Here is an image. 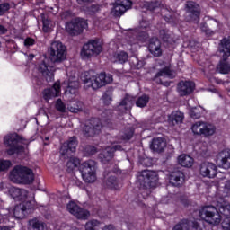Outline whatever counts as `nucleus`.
Returning <instances> with one entry per match:
<instances>
[{
	"instance_id": "nucleus-1",
	"label": "nucleus",
	"mask_w": 230,
	"mask_h": 230,
	"mask_svg": "<svg viewBox=\"0 0 230 230\" xmlns=\"http://www.w3.org/2000/svg\"><path fill=\"white\" fill-rule=\"evenodd\" d=\"M49 59L43 56L37 70L44 76L47 82H52L55 76V66L53 64H62L67 59V48L60 41H54L49 48Z\"/></svg>"
},
{
	"instance_id": "nucleus-2",
	"label": "nucleus",
	"mask_w": 230,
	"mask_h": 230,
	"mask_svg": "<svg viewBox=\"0 0 230 230\" xmlns=\"http://www.w3.org/2000/svg\"><path fill=\"white\" fill-rule=\"evenodd\" d=\"M9 194L14 200H22V203L16 205L15 208L1 210L0 212V223L4 222V219L9 218H24L26 217V211L28 209H33L35 208V201L28 200V190L24 189H19L17 187H11L9 189Z\"/></svg>"
},
{
	"instance_id": "nucleus-3",
	"label": "nucleus",
	"mask_w": 230,
	"mask_h": 230,
	"mask_svg": "<svg viewBox=\"0 0 230 230\" xmlns=\"http://www.w3.org/2000/svg\"><path fill=\"white\" fill-rule=\"evenodd\" d=\"M230 205L227 201L224 200L218 201L217 208L213 206L204 207L199 211V217L202 220L208 222V224H220L221 218H224L222 221V227L225 230H230Z\"/></svg>"
},
{
	"instance_id": "nucleus-4",
	"label": "nucleus",
	"mask_w": 230,
	"mask_h": 230,
	"mask_svg": "<svg viewBox=\"0 0 230 230\" xmlns=\"http://www.w3.org/2000/svg\"><path fill=\"white\" fill-rule=\"evenodd\" d=\"M82 82L84 87H92V89L96 90L103 87V85H107V84H111L112 82V75L105 73L96 74V72L90 70L84 73Z\"/></svg>"
},
{
	"instance_id": "nucleus-5",
	"label": "nucleus",
	"mask_w": 230,
	"mask_h": 230,
	"mask_svg": "<svg viewBox=\"0 0 230 230\" xmlns=\"http://www.w3.org/2000/svg\"><path fill=\"white\" fill-rule=\"evenodd\" d=\"M4 144L10 148L7 150L9 155L13 154H27L26 147L30 145V140L17 134L7 135L4 137Z\"/></svg>"
},
{
	"instance_id": "nucleus-6",
	"label": "nucleus",
	"mask_w": 230,
	"mask_h": 230,
	"mask_svg": "<svg viewBox=\"0 0 230 230\" xmlns=\"http://www.w3.org/2000/svg\"><path fill=\"white\" fill-rule=\"evenodd\" d=\"M149 23L146 21H143L140 22V27L137 30H130L127 31V40L128 46L127 49L129 51H132L133 48L136 49L137 46L136 44H141L143 42H146L148 40V34H146V28H148Z\"/></svg>"
},
{
	"instance_id": "nucleus-7",
	"label": "nucleus",
	"mask_w": 230,
	"mask_h": 230,
	"mask_svg": "<svg viewBox=\"0 0 230 230\" xmlns=\"http://www.w3.org/2000/svg\"><path fill=\"white\" fill-rule=\"evenodd\" d=\"M10 179L17 184H30L35 181L33 171L26 166L16 165L10 173Z\"/></svg>"
},
{
	"instance_id": "nucleus-8",
	"label": "nucleus",
	"mask_w": 230,
	"mask_h": 230,
	"mask_svg": "<svg viewBox=\"0 0 230 230\" xmlns=\"http://www.w3.org/2000/svg\"><path fill=\"white\" fill-rule=\"evenodd\" d=\"M79 170L84 182H95L96 181V162L94 160H88L83 163Z\"/></svg>"
},
{
	"instance_id": "nucleus-9",
	"label": "nucleus",
	"mask_w": 230,
	"mask_h": 230,
	"mask_svg": "<svg viewBox=\"0 0 230 230\" xmlns=\"http://www.w3.org/2000/svg\"><path fill=\"white\" fill-rule=\"evenodd\" d=\"M216 130L217 128H215V125L205 121H197L191 126V131L195 136L209 137V136L215 134Z\"/></svg>"
},
{
	"instance_id": "nucleus-10",
	"label": "nucleus",
	"mask_w": 230,
	"mask_h": 230,
	"mask_svg": "<svg viewBox=\"0 0 230 230\" xmlns=\"http://www.w3.org/2000/svg\"><path fill=\"white\" fill-rule=\"evenodd\" d=\"M103 51V47H102V43L96 40H91L90 42L84 45L81 50V57L84 60H87L94 55H100Z\"/></svg>"
},
{
	"instance_id": "nucleus-11",
	"label": "nucleus",
	"mask_w": 230,
	"mask_h": 230,
	"mask_svg": "<svg viewBox=\"0 0 230 230\" xmlns=\"http://www.w3.org/2000/svg\"><path fill=\"white\" fill-rule=\"evenodd\" d=\"M61 87L65 89L66 96L73 100V98L76 96V93H78V87H80V83H78L76 76L70 75L69 78L61 84Z\"/></svg>"
},
{
	"instance_id": "nucleus-12",
	"label": "nucleus",
	"mask_w": 230,
	"mask_h": 230,
	"mask_svg": "<svg viewBox=\"0 0 230 230\" xmlns=\"http://www.w3.org/2000/svg\"><path fill=\"white\" fill-rule=\"evenodd\" d=\"M139 181H142V185L146 190H148L149 188H155L157 186V181H159V176L157 175V172L155 171H143Z\"/></svg>"
},
{
	"instance_id": "nucleus-13",
	"label": "nucleus",
	"mask_w": 230,
	"mask_h": 230,
	"mask_svg": "<svg viewBox=\"0 0 230 230\" xmlns=\"http://www.w3.org/2000/svg\"><path fill=\"white\" fill-rule=\"evenodd\" d=\"M87 27V21L82 18H75L66 24V30L70 35H80Z\"/></svg>"
},
{
	"instance_id": "nucleus-14",
	"label": "nucleus",
	"mask_w": 230,
	"mask_h": 230,
	"mask_svg": "<svg viewBox=\"0 0 230 230\" xmlns=\"http://www.w3.org/2000/svg\"><path fill=\"white\" fill-rule=\"evenodd\" d=\"M55 107L58 112H67L69 111L70 112H80L82 111V107H84V103L80 101H75L71 102L68 106L62 102L61 99H58L55 103Z\"/></svg>"
},
{
	"instance_id": "nucleus-15",
	"label": "nucleus",
	"mask_w": 230,
	"mask_h": 230,
	"mask_svg": "<svg viewBox=\"0 0 230 230\" xmlns=\"http://www.w3.org/2000/svg\"><path fill=\"white\" fill-rule=\"evenodd\" d=\"M66 209L71 215L76 217L78 220H87L91 217V213L84 208H80L75 201H69Z\"/></svg>"
},
{
	"instance_id": "nucleus-16",
	"label": "nucleus",
	"mask_w": 230,
	"mask_h": 230,
	"mask_svg": "<svg viewBox=\"0 0 230 230\" xmlns=\"http://www.w3.org/2000/svg\"><path fill=\"white\" fill-rule=\"evenodd\" d=\"M199 173L202 177L213 179L217 176V165L213 163L204 162L200 164Z\"/></svg>"
},
{
	"instance_id": "nucleus-17",
	"label": "nucleus",
	"mask_w": 230,
	"mask_h": 230,
	"mask_svg": "<svg viewBox=\"0 0 230 230\" xmlns=\"http://www.w3.org/2000/svg\"><path fill=\"white\" fill-rule=\"evenodd\" d=\"M78 146V143L76 142V138L71 137L67 142H65L61 146L60 154L63 155H66V157H69L71 154L76 151V146Z\"/></svg>"
},
{
	"instance_id": "nucleus-18",
	"label": "nucleus",
	"mask_w": 230,
	"mask_h": 230,
	"mask_svg": "<svg viewBox=\"0 0 230 230\" xmlns=\"http://www.w3.org/2000/svg\"><path fill=\"white\" fill-rule=\"evenodd\" d=\"M116 150H121V146L112 144L111 146L106 147L100 155L99 158L102 163H107L108 161H111L112 157L114 156V152Z\"/></svg>"
},
{
	"instance_id": "nucleus-19",
	"label": "nucleus",
	"mask_w": 230,
	"mask_h": 230,
	"mask_svg": "<svg viewBox=\"0 0 230 230\" xmlns=\"http://www.w3.org/2000/svg\"><path fill=\"white\" fill-rule=\"evenodd\" d=\"M195 91V83L191 81H181L178 84V93L180 96H188Z\"/></svg>"
},
{
	"instance_id": "nucleus-20",
	"label": "nucleus",
	"mask_w": 230,
	"mask_h": 230,
	"mask_svg": "<svg viewBox=\"0 0 230 230\" xmlns=\"http://www.w3.org/2000/svg\"><path fill=\"white\" fill-rule=\"evenodd\" d=\"M90 125L92 126H89V123H87L86 126L84 128V133L87 134V136H96V134H100V130H102L100 119H92Z\"/></svg>"
},
{
	"instance_id": "nucleus-21",
	"label": "nucleus",
	"mask_w": 230,
	"mask_h": 230,
	"mask_svg": "<svg viewBox=\"0 0 230 230\" xmlns=\"http://www.w3.org/2000/svg\"><path fill=\"white\" fill-rule=\"evenodd\" d=\"M217 164L225 170H229L230 168V149H225L218 154Z\"/></svg>"
},
{
	"instance_id": "nucleus-22",
	"label": "nucleus",
	"mask_w": 230,
	"mask_h": 230,
	"mask_svg": "<svg viewBox=\"0 0 230 230\" xmlns=\"http://www.w3.org/2000/svg\"><path fill=\"white\" fill-rule=\"evenodd\" d=\"M187 10L191 20L195 22H199V17L200 15V7L195 2H187Z\"/></svg>"
},
{
	"instance_id": "nucleus-23",
	"label": "nucleus",
	"mask_w": 230,
	"mask_h": 230,
	"mask_svg": "<svg viewBox=\"0 0 230 230\" xmlns=\"http://www.w3.org/2000/svg\"><path fill=\"white\" fill-rule=\"evenodd\" d=\"M60 96V83L56 82L52 88L45 89L43 91L44 100H51V98H57Z\"/></svg>"
},
{
	"instance_id": "nucleus-24",
	"label": "nucleus",
	"mask_w": 230,
	"mask_h": 230,
	"mask_svg": "<svg viewBox=\"0 0 230 230\" xmlns=\"http://www.w3.org/2000/svg\"><path fill=\"white\" fill-rule=\"evenodd\" d=\"M169 182L172 186H181L184 182V173L181 171H174L169 174Z\"/></svg>"
},
{
	"instance_id": "nucleus-25",
	"label": "nucleus",
	"mask_w": 230,
	"mask_h": 230,
	"mask_svg": "<svg viewBox=\"0 0 230 230\" xmlns=\"http://www.w3.org/2000/svg\"><path fill=\"white\" fill-rule=\"evenodd\" d=\"M173 230H202L199 226V222H191L184 220L181 223L176 225Z\"/></svg>"
},
{
	"instance_id": "nucleus-26",
	"label": "nucleus",
	"mask_w": 230,
	"mask_h": 230,
	"mask_svg": "<svg viewBox=\"0 0 230 230\" xmlns=\"http://www.w3.org/2000/svg\"><path fill=\"white\" fill-rule=\"evenodd\" d=\"M219 53L220 57H222L223 60H227L230 57V40L223 39L219 45Z\"/></svg>"
},
{
	"instance_id": "nucleus-27",
	"label": "nucleus",
	"mask_w": 230,
	"mask_h": 230,
	"mask_svg": "<svg viewBox=\"0 0 230 230\" xmlns=\"http://www.w3.org/2000/svg\"><path fill=\"white\" fill-rule=\"evenodd\" d=\"M93 0H77L78 4H84L83 10L88 15H93V13H96V12H100L101 8L100 5H92L89 4Z\"/></svg>"
},
{
	"instance_id": "nucleus-28",
	"label": "nucleus",
	"mask_w": 230,
	"mask_h": 230,
	"mask_svg": "<svg viewBox=\"0 0 230 230\" xmlns=\"http://www.w3.org/2000/svg\"><path fill=\"white\" fill-rule=\"evenodd\" d=\"M132 105H134V97L131 95H126L117 107V111L126 112V111H130V109H132Z\"/></svg>"
},
{
	"instance_id": "nucleus-29",
	"label": "nucleus",
	"mask_w": 230,
	"mask_h": 230,
	"mask_svg": "<svg viewBox=\"0 0 230 230\" xmlns=\"http://www.w3.org/2000/svg\"><path fill=\"white\" fill-rule=\"evenodd\" d=\"M151 150L154 152H163L166 148V140L163 137H155L150 145Z\"/></svg>"
},
{
	"instance_id": "nucleus-30",
	"label": "nucleus",
	"mask_w": 230,
	"mask_h": 230,
	"mask_svg": "<svg viewBox=\"0 0 230 230\" xmlns=\"http://www.w3.org/2000/svg\"><path fill=\"white\" fill-rule=\"evenodd\" d=\"M149 51L155 57H161V41L157 38H153L149 43Z\"/></svg>"
},
{
	"instance_id": "nucleus-31",
	"label": "nucleus",
	"mask_w": 230,
	"mask_h": 230,
	"mask_svg": "<svg viewBox=\"0 0 230 230\" xmlns=\"http://www.w3.org/2000/svg\"><path fill=\"white\" fill-rule=\"evenodd\" d=\"M184 120V113L181 111H173L172 114L169 115V124L175 126L179 125V123H182Z\"/></svg>"
},
{
	"instance_id": "nucleus-32",
	"label": "nucleus",
	"mask_w": 230,
	"mask_h": 230,
	"mask_svg": "<svg viewBox=\"0 0 230 230\" xmlns=\"http://www.w3.org/2000/svg\"><path fill=\"white\" fill-rule=\"evenodd\" d=\"M194 162L195 161L193 160V158L188 155H181L178 157L179 164H181V166H183L184 168H191Z\"/></svg>"
},
{
	"instance_id": "nucleus-33",
	"label": "nucleus",
	"mask_w": 230,
	"mask_h": 230,
	"mask_svg": "<svg viewBox=\"0 0 230 230\" xmlns=\"http://www.w3.org/2000/svg\"><path fill=\"white\" fill-rule=\"evenodd\" d=\"M29 229L31 230H46L44 223L37 218L29 221Z\"/></svg>"
},
{
	"instance_id": "nucleus-34",
	"label": "nucleus",
	"mask_w": 230,
	"mask_h": 230,
	"mask_svg": "<svg viewBox=\"0 0 230 230\" xmlns=\"http://www.w3.org/2000/svg\"><path fill=\"white\" fill-rule=\"evenodd\" d=\"M41 19H42V22H43V31L44 33H49L51 31H53V29L55 28V22L48 20V18H46L44 16V14H41Z\"/></svg>"
},
{
	"instance_id": "nucleus-35",
	"label": "nucleus",
	"mask_w": 230,
	"mask_h": 230,
	"mask_svg": "<svg viewBox=\"0 0 230 230\" xmlns=\"http://www.w3.org/2000/svg\"><path fill=\"white\" fill-rule=\"evenodd\" d=\"M128 60V54L125 51H119L113 56V62H118L119 64H125Z\"/></svg>"
},
{
	"instance_id": "nucleus-36",
	"label": "nucleus",
	"mask_w": 230,
	"mask_h": 230,
	"mask_svg": "<svg viewBox=\"0 0 230 230\" xmlns=\"http://www.w3.org/2000/svg\"><path fill=\"white\" fill-rule=\"evenodd\" d=\"M125 12H127L125 7L118 4V2L116 1L111 8V15H113L114 17H120V15H123Z\"/></svg>"
},
{
	"instance_id": "nucleus-37",
	"label": "nucleus",
	"mask_w": 230,
	"mask_h": 230,
	"mask_svg": "<svg viewBox=\"0 0 230 230\" xmlns=\"http://www.w3.org/2000/svg\"><path fill=\"white\" fill-rule=\"evenodd\" d=\"M104 186H106V188H110L111 190H118V181L116 180V177L110 176L107 178L104 181Z\"/></svg>"
},
{
	"instance_id": "nucleus-38",
	"label": "nucleus",
	"mask_w": 230,
	"mask_h": 230,
	"mask_svg": "<svg viewBox=\"0 0 230 230\" xmlns=\"http://www.w3.org/2000/svg\"><path fill=\"white\" fill-rule=\"evenodd\" d=\"M160 76H164V78L170 79L175 78V72L170 70L168 67H165L156 75L157 78H159Z\"/></svg>"
},
{
	"instance_id": "nucleus-39",
	"label": "nucleus",
	"mask_w": 230,
	"mask_h": 230,
	"mask_svg": "<svg viewBox=\"0 0 230 230\" xmlns=\"http://www.w3.org/2000/svg\"><path fill=\"white\" fill-rule=\"evenodd\" d=\"M189 114L194 119H199V118H200V116H202V108L190 106Z\"/></svg>"
},
{
	"instance_id": "nucleus-40",
	"label": "nucleus",
	"mask_w": 230,
	"mask_h": 230,
	"mask_svg": "<svg viewBox=\"0 0 230 230\" xmlns=\"http://www.w3.org/2000/svg\"><path fill=\"white\" fill-rule=\"evenodd\" d=\"M102 223L96 219L89 220L84 225V230H98L97 227H100Z\"/></svg>"
},
{
	"instance_id": "nucleus-41",
	"label": "nucleus",
	"mask_w": 230,
	"mask_h": 230,
	"mask_svg": "<svg viewBox=\"0 0 230 230\" xmlns=\"http://www.w3.org/2000/svg\"><path fill=\"white\" fill-rule=\"evenodd\" d=\"M80 166V159L76 157L70 158L66 164L67 170L69 172H73L75 168H78Z\"/></svg>"
},
{
	"instance_id": "nucleus-42",
	"label": "nucleus",
	"mask_w": 230,
	"mask_h": 230,
	"mask_svg": "<svg viewBox=\"0 0 230 230\" xmlns=\"http://www.w3.org/2000/svg\"><path fill=\"white\" fill-rule=\"evenodd\" d=\"M148 102H150V97H148L147 95H142L137 100L136 105L137 107L140 108L146 107Z\"/></svg>"
},
{
	"instance_id": "nucleus-43",
	"label": "nucleus",
	"mask_w": 230,
	"mask_h": 230,
	"mask_svg": "<svg viewBox=\"0 0 230 230\" xmlns=\"http://www.w3.org/2000/svg\"><path fill=\"white\" fill-rule=\"evenodd\" d=\"M217 71H219V73L222 75H227V73L230 71V66L226 61L220 62L217 65Z\"/></svg>"
},
{
	"instance_id": "nucleus-44",
	"label": "nucleus",
	"mask_w": 230,
	"mask_h": 230,
	"mask_svg": "<svg viewBox=\"0 0 230 230\" xmlns=\"http://www.w3.org/2000/svg\"><path fill=\"white\" fill-rule=\"evenodd\" d=\"M12 166L10 160L0 159V172H6Z\"/></svg>"
},
{
	"instance_id": "nucleus-45",
	"label": "nucleus",
	"mask_w": 230,
	"mask_h": 230,
	"mask_svg": "<svg viewBox=\"0 0 230 230\" xmlns=\"http://www.w3.org/2000/svg\"><path fill=\"white\" fill-rule=\"evenodd\" d=\"M144 6L147 8V10L154 11V10H157V8L161 6V4L159 2H151V3L146 2Z\"/></svg>"
},
{
	"instance_id": "nucleus-46",
	"label": "nucleus",
	"mask_w": 230,
	"mask_h": 230,
	"mask_svg": "<svg viewBox=\"0 0 230 230\" xmlns=\"http://www.w3.org/2000/svg\"><path fill=\"white\" fill-rule=\"evenodd\" d=\"M117 3L126 10H130V7L132 6V1L130 0H117Z\"/></svg>"
},
{
	"instance_id": "nucleus-47",
	"label": "nucleus",
	"mask_w": 230,
	"mask_h": 230,
	"mask_svg": "<svg viewBox=\"0 0 230 230\" xmlns=\"http://www.w3.org/2000/svg\"><path fill=\"white\" fill-rule=\"evenodd\" d=\"M8 10H10V4L8 3H4L0 4V17L1 15H4V13H6V12H8Z\"/></svg>"
},
{
	"instance_id": "nucleus-48",
	"label": "nucleus",
	"mask_w": 230,
	"mask_h": 230,
	"mask_svg": "<svg viewBox=\"0 0 230 230\" xmlns=\"http://www.w3.org/2000/svg\"><path fill=\"white\" fill-rule=\"evenodd\" d=\"M160 38L164 42H170V34H168V31L166 30L160 31Z\"/></svg>"
},
{
	"instance_id": "nucleus-49",
	"label": "nucleus",
	"mask_w": 230,
	"mask_h": 230,
	"mask_svg": "<svg viewBox=\"0 0 230 230\" xmlns=\"http://www.w3.org/2000/svg\"><path fill=\"white\" fill-rule=\"evenodd\" d=\"M102 99L104 100V103L109 104L110 102H112V93L109 92L105 93Z\"/></svg>"
},
{
	"instance_id": "nucleus-50",
	"label": "nucleus",
	"mask_w": 230,
	"mask_h": 230,
	"mask_svg": "<svg viewBox=\"0 0 230 230\" xmlns=\"http://www.w3.org/2000/svg\"><path fill=\"white\" fill-rule=\"evenodd\" d=\"M201 31L206 33V35H213V31L208 28V25H206V23L201 25Z\"/></svg>"
},
{
	"instance_id": "nucleus-51",
	"label": "nucleus",
	"mask_w": 230,
	"mask_h": 230,
	"mask_svg": "<svg viewBox=\"0 0 230 230\" xmlns=\"http://www.w3.org/2000/svg\"><path fill=\"white\" fill-rule=\"evenodd\" d=\"M33 44H35V40L31 38H27L24 40V46L26 48H29V46H33Z\"/></svg>"
},
{
	"instance_id": "nucleus-52",
	"label": "nucleus",
	"mask_w": 230,
	"mask_h": 230,
	"mask_svg": "<svg viewBox=\"0 0 230 230\" xmlns=\"http://www.w3.org/2000/svg\"><path fill=\"white\" fill-rule=\"evenodd\" d=\"M132 136H134V130L130 128L128 129V133H125L123 137L126 139V141H128V139H132Z\"/></svg>"
},
{
	"instance_id": "nucleus-53",
	"label": "nucleus",
	"mask_w": 230,
	"mask_h": 230,
	"mask_svg": "<svg viewBox=\"0 0 230 230\" xmlns=\"http://www.w3.org/2000/svg\"><path fill=\"white\" fill-rule=\"evenodd\" d=\"M71 17V12L70 11H65L61 13V19L64 21L66 19H69Z\"/></svg>"
},
{
	"instance_id": "nucleus-54",
	"label": "nucleus",
	"mask_w": 230,
	"mask_h": 230,
	"mask_svg": "<svg viewBox=\"0 0 230 230\" xmlns=\"http://www.w3.org/2000/svg\"><path fill=\"white\" fill-rule=\"evenodd\" d=\"M224 194L230 195V181H228L224 188Z\"/></svg>"
},
{
	"instance_id": "nucleus-55",
	"label": "nucleus",
	"mask_w": 230,
	"mask_h": 230,
	"mask_svg": "<svg viewBox=\"0 0 230 230\" xmlns=\"http://www.w3.org/2000/svg\"><path fill=\"white\" fill-rule=\"evenodd\" d=\"M102 230H118L114 225H106L102 227Z\"/></svg>"
},
{
	"instance_id": "nucleus-56",
	"label": "nucleus",
	"mask_w": 230,
	"mask_h": 230,
	"mask_svg": "<svg viewBox=\"0 0 230 230\" xmlns=\"http://www.w3.org/2000/svg\"><path fill=\"white\" fill-rule=\"evenodd\" d=\"M135 63L134 66L135 67H137V69H139L140 67H143V63H139V61H137V58H134Z\"/></svg>"
},
{
	"instance_id": "nucleus-57",
	"label": "nucleus",
	"mask_w": 230,
	"mask_h": 230,
	"mask_svg": "<svg viewBox=\"0 0 230 230\" xmlns=\"http://www.w3.org/2000/svg\"><path fill=\"white\" fill-rule=\"evenodd\" d=\"M7 30L3 25H0V35H4L6 33Z\"/></svg>"
},
{
	"instance_id": "nucleus-58",
	"label": "nucleus",
	"mask_w": 230,
	"mask_h": 230,
	"mask_svg": "<svg viewBox=\"0 0 230 230\" xmlns=\"http://www.w3.org/2000/svg\"><path fill=\"white\" fill-rule=\"evenodd\" d=\"M160 81L163 85H165V87H168V85H170V83L168 81H166L165 83L163 82V79H160Z\"/></svg>"
},
{
	"instance_id": "nucleus-59",
	"label": "nucleus",
	"mask_w": 230,
	"mask_h": 230,
	"mask_svg": "<svg viewBox=\"0 0 230 230\" xmlns=\"http://www.w3.org/2000/svg\"><path fill=\"white\" fill-rule=\"evenodd\" d=\"M28 58H29V60H33V58H35V55L31 54L28 56Z\"/></svg>"
},
{
	"instance_id": "nucleus-60",
	"label": "nucleus",
	"mask_w": 230,
	"mask_h": 230,
	"mask_svg": "<svg viewBox=\"0 0 230 230\" xmlns=\"http://www.w3.org/2000/svg\"><path fill=\"white\" fill-rule=\"evenodd\" d=\"M91 152H90V154H95L96 153V147H91Z\"/></svg>"
},
{
	"instance_id": "nucleus-61",
	"label": "nucleus",
	"mask_w": 230,
	"mask_h": 230,
	"mask_svg": "<svg viewBox=\"0 0 230 230\" xmlns=\"http://www.w3.org/2000/svg\"><path fill=\"white\" fill-rule=\"evenodd\" d=\"M0 230H10V228L6 226H0Z\"/></svg>"
},
{
	"instance_id": "nucleus-62",
	"label": "nucleus",
	"mask_w": 230,
	"mask_h": 230,
	"mask_svg": "<svg viewBox=\"0 0 230 230\" xmlns=\"http://www.w3.org/2000/svg\"><path fill=\"white\" fill-rule=\"evenodd\" d=\"M33 83H34V84H37V79H34V80H33Z\"/></svg>"
},
{
	"instance_id": "nucleus-63",
	"label": "nucleus",
	"mask_w": 230,
	"mask_h": 230,
	"mask_svg": "<svg viewBox=\"0 0 230 230\" xmlns=\"http://www.w3.org/2000/svg\"><path fill=\"white\" fill-rule=\"evenodd\" d=\"M45 139H46V141H48V139H49V137H46Z\"/></svg>"
},
{
	"instance_id": "nucleus-64",
	"label": "nucleus",
	"mask_w": 230,
	"mask_h": 230,
	"mask_svg": "<svg viewBox=\"0 0 230 230\" xmlns=\"http://www.w3.org/2000/svg\"><path fill=\"white\" fill-rule=\"evenodd\" d=\"M224 179H226V177L222 176V177H221V181H224Z\"/></svg>"
}]
</instances>
